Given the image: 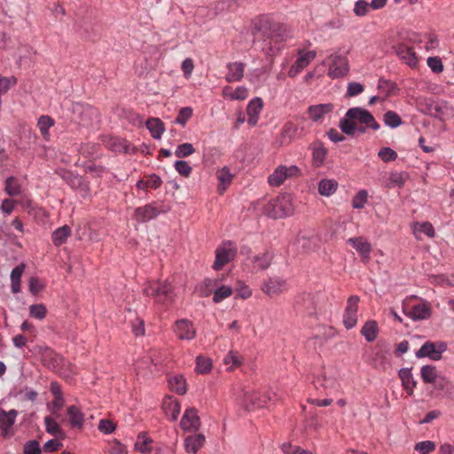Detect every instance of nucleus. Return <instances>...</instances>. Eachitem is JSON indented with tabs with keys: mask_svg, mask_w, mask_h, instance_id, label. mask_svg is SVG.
Instances as JSON below:
<instances>
[{
	"mask_svg": "<svg viewBox=\"0 0 454 454\" xmlns=\"http://www.w3.org/2000/svg\"><path fill=\"white\" fill-rule=\"evenodd\" d=\"M24 454H42V449L36 440H30L24 445Z\"/></svg>",
	"mask_w": 454,
	"mask_h": 454,
	"instance_id": "60",
	"label": "nucleus"
},
{
	"mask_svg": "<svg viewBox=\"0 0 454 454\" xmlns=\"http://www.w3.org/2000/svg\"><path fill=\"white\" fill-rule=\"evenodd\" d=\"M407 172H392L388 179V187H402L408 179Z\"/></svg>",
	"mask_w": 454,
	"mask_h": 454,
	"instance_id": "46",
	"label": "nucleus"
},
{
	"mask_svg": "<svg viewBox=\"0 0 454 454\" xmlns=\"http://www.w3.org/2000/svg\"><path fill=\"white\" fill-rule=\"evenodd\" d=\"M57 173L71 188L78 189L82 187L86 191L89 190L88 185L81 176L66 169H60Z\"/></svg>",
	"mask_w": 454,
	"mask_h": 454,
	"instance_id": "19",
	"label": "nucleus"
},
{
	"mask_svg": "<svg viewBox=\"0 0 454 454\" xmlns=\"http://www.w3.org/2000/svg\"><path fill=\"white\" fill-rule=\"evenodd\" d=\"M29 313L32 317L42 320L45 317L47 309L42 303L33 304L29 307Z\"/></svg>",
	"mask_w": 454,
	"mask_h": 454,
	"instance_id": "55",
	"label": "nucleus"
},
{
	"mask_svg": "<svg viewBox=\"0 0 454 454\" xmlns=\"http://www.w3.org/2000/svg\"><path fill=\"white\" fill-rule=\"evenodd\" d=\"M262 106L263 103L261 98H254L248 103L247 112L248 115L247 122L250 126L256 125Z\"/></svg>",
	"mask_w": 454,
	"mask_h": 454,
	"instance_id": "26",
	"label": "nucleus"
},
{
	"mask_svg": "<svg viewBox=\"0 0 454 454\" xmlns=\"http://www.w3.org/2000/svg\"><path fill=\"white\" fill-rule=\"evenodd\" d=\"M162 409L171 421H176L180 414L181 405L177 400L168 396L163 400Z\"/></svg>",
	"mask_w": 454,
	"mask_h": 454,
	"instance_id": "25",
	"label": "nucleus"
},
{
	"mask_svg": "<svg viewBox=\"0 0 454 454\" xmlns=\"http://www.w3.org/2000/svg\"><path fill=\"white\" fill-rule=\"evenodd\" d=\"M378 325L374 320L367 321L361 329V334L368 342H372L378 335Z\"/></svg>",
	"mask_w": 454,
	"mask_h": 454,
	"instance_id": "38",
	"label": "nucleus"
},
{
	"mask_svg": "<svg viewBox=\"0 0 454 454\" xmlns=\"http://www.w3.org/2000/svg\"><path fill=\"white\" fill-rule=\"evenodd\" d=\"M174 167L176 171L184 177H188L192 170V167L188 164V162L183 160H176L174 164Z\"/></svg>",
	"mask_w": 454,
	"mask_h": 454,
	"instance_id": "56",
	"label": "nucleus"
},
{
	"mask_svg": "<svg viewBox=\"0 0 454 454\" xmlns=\"http://www.w3.org/2000/svg\"><path fill=\"white\" fill-rule=\"evenodd\" d=\"M378 156L385 162L393 161L397 158V153L390 147H383L378 153Z\"/></svg>",
	"mask_w": 454,
	"mask_h": 454,
	"instance_id": "58",
	"label": "nucleus"
},
{
	"mask_svg": "<svg viewBox=\"0 0 454 454\" xmlns=\"http://www.w3.org/2000/svg\"><path fill=\"white\" fill-rule=\"evenodd\" d=\"M298 132V126L293 122H286L281 129L283 142L290 143Z\"/></svg>",
	"mask_w": 454,
	"mask_h": 454,
	"instance_id": "48",
	"label": "nucleus"
},
{
	"mask_svg": "<svg viewBox=\"0 0 454 454\" xmlns=\"http://www.w3.org/2000/svg\"><path fill=\"white\" fill-rule=\"evenodd\" d=\"M447 350V344L444 341L432 342L426 341L416 352L417 358L428 357L433 361H439L442 353Z\"/></svg>",
	"mask_w": 454,
	"mask_h": 454,
	"instance_id": "7",
	"label": "nucleus"
},
{
	"mask_svg": "<svg viewBox=\"0 0 454 454\" xmlns=\"http://www.w3.org/2000/svg\"><path fill=\"white\" fill-rule=\"evenodd\" d=\"M44 425L46 432L53 436H59L64 434L62 428L55 421V419L51 417L44 418Z\"/></svg>",
	"mask_w": 454,
	"mask_h": 454,
	"instance_id": "51",
	"label": "nucleus"
},
{
	"mask_svg": "<svg viewBox=\"0 0 454 454\" xmlns=\"http://www.w3.org/2000/svg\"><path fill=\"white\" fill-rule=\"evenodd\" d=\"M329 60L328 75L332 79L341 78L348 73L349 67L346 57L334 53L329 57Z\"/></svg>",
	"mask_w": 454,
	"mask_h": 454,
	"instance_id": "10",
	"label": "nucleus"
},
{
	"mask_svg": "<svg viewBox=\"0 0 454 454\" xmlns=\"http://www.w3.org/2000/svg\"><path fill=\"white\" fill-rule=\"evenodd\" d=\"M383 121L386 126L395 129L402 125V118L395 111L388 110L383 115Z\"/></svg>",
	"mask_w": 454,
	"mask_h": 454,
	"instance_id": "44",
	"label": "nucleus"
},
{
	"mask_svg": "<svg viewBox=\"0 0 454 454\" xmlns=\"http://www.w3.org/2000/svg\"><path fill=\"white\" fill-rule=\"evenodd\" d=\"M42 364L49 370L65 379H70L74 373L73 365L65 358L49 347H38Z\"/></svg>",
	"mask_w": 454,
	"mask_h": 454,
	"instance_id": "3",
	"label": "nucleus"
},
{
	"mask_svg": "<svg viewBox=\"0 0 454 454\" xmlns=\"http://www.w3.org/2000/svg\"><path fill=\"white\" fill-rule=\"evenodd\" d=\"M263 214L274 219L290 216L294 213V206L288 194L278 196L263 206Z\"/></svg>",
	"mask_w": 454,
	"mask_h": 454,
	"instance_id": "4",
	"label": "nucleus"
},
{
	"mask_svg": "<svg viewBox=\"0 0 454 454\" xmlns=\"http://www.w3.org/2000/svg\"><path fill=\"white\" fill-rule=\"evenodd\" d=\"M398 375L402 380V385L409 395L413 394L414 388L417 385V381L414 380L411 373V369L402 368L398 372Z\"/></svg>",
	"mask_w": 454,
	"mask_h": 454,
	"instance_id": "27",
	"label": "nucleus"
},
{
	"mask_svg": "<svg viewBox=\"0 0 454 454\" xmlns=\"http://www.w3.org/2000/svg\"><path fill=\"white\" fill-rule=\"evenodd\" d=\"M420 375L422 380L427 384H434L440 375L437 373L434 365H424L420 369Z\"/></svg>",
	"mask_w": 454,
	"mask_h": 454,
	"instance_id": "41",
	"label": "nucleus"
},
{
	"mask_svg": "<svg viewBox=\"0 0 454 454\" xmlns=\"http://www.w3.org/2000/svg\"><path fill=\"white\" fill-rule=\"evenodd\" d=\"M338 188L337 181L333 179H322L318 184V192L321 195L329 197L333 194Z\"/></svg>",
	"mask_w": 454,
	"mask_h": 454,
	"instance_id": "40",
	"label": "nucleus"
},
{
	"mask_svg": "<svg viewBox=\"0 0 454 454\" xmlns=\"http://www.w3.org/2000/svg\"><path fill=\"white\" fill-rule=\"evenodd\" d=\"M368 199V192L366 190H360L356 192L352 200V207L356 209L364 207Z\"/></svg>",
	"mask_w": 454,
	"mask_h": 454,
	"instance_id": "52",
	"label": "nucleus"
},
{
	"mask_svg": "<svg viewBox=\"0 0 454 454\" xmlns=\"http://www.w3.org/2000/svg\"><path fill=\"white\" fill-rule=\"evenodd\" d=\"M180 426L183 430L196 432L200 427V419L198 415V411L194 407H189L185 410Z\"/></svg>",
	"mask_w": 454,
	"mask_h": 454,
	"instance_id": "14",
	"label": "nucleus"
},
{
	"mask_svg": "<svg viewBox=\"0 0 454 454\" xmlns=\"http://www.w3.org/2000/svg\"><path fill=\"white\" fill-rule=\"evenodd\" d=\"M217 179L219 180L220 183V192H223L225 190L226 186L231 184L232 180V175L230 173L229 168L224 167L217 172Z\"/></svg>",
	"mask_w": 454,
	"mask_h": 454,
	"instance_id": "50",
	"label": "nucleus"
},
{
	"mask_svg": "<svg viewBox=\"0 0 454 454\" xmlns=\"http://www.w3.org/2000/svg\"><path fill=\"white\" fill-rule=\"evenodd\" d=\"M272 258V254L269 252H265L261 255L254 256L251 259L254 270H263L268 269L271 263Z\"/></svg>",
	"mask_w": 454,
	"mask_h": 454,
	"instance_id": "35",
	"label": "nucleus"
},
{
	"mask_svg": "<svg viewBox=\"0 0 454 454\" xmlns=\"http://www.w3.org/2000/svg\"><path fill=\"white\" fill-rule=\"evenodd\" d=\"M146 128L154 139H160L165 131L164 123L159 118H149L146 121Z\"/></svg>",
	"mask_w": 454,
	"mask_h": 454,
	"instance_id": "31",
	"label": "nucleus"
},
{
	"mask_svg": "<svg viewBox=\"0 0 454 454\" xmlns=\"http://www.w3.org/2000/svg\"><path fill=\"white\" fill-rule=\"evenodd\" d=\"M434 387L436 390L442 391L445 396H454V384L444 376H439Z\"/></svg>",
	"mask_w": 454,
	"mask_h": 454,
	"instance_id": "34",
	"label": "nucleus"
},
{
	"mask_svg": "<svg viewBox=\"0 0 454 454\" xmlns=\"http://www.w3.org/2000/svg\"><path fill=\"white\" fill-rule=\"evenodd\" d=\"M25 268V264L20 263L13 268L11 272V289L13 294H18L20 292V279Z\"/></svg>",
	"mask_w": 454,
	"mask_h": 454,
	"instance_id": "32",
	"label": "nucleus"
},
{
	"mask_svg": "<svg viewBox=\"0 0 454 454\" xmlns=\"http://www.w3.org/2000/svg\"><path fill=\"white\" fill-rule=\"evenodd\" d=\"M395 53L408 66L413 67L417 65L418 59L413 48L400 43L395 47Z\"/></svg>",
	"mask_w": 454,
	"mask_h": 454,
	"instance_id": "21",
	"label": "nucleus"
},
{
	"mask_svg": "<svg viewBox=\"0 0 454 454\" xmlns=\"http://www.w3.org/2000/svg\"><path fill=\"white\" fill-rule=\"evenodd\" d=\"M286 180V173L284 171V165L276 168L272 174L268 176V183L270 186L278 187Z\"/></svg>",
	"mask_w": 454,
	"mask_h": 454,
	"instance_id": "39",
	"label": "nucleus"
},
{
	"mask_svg": "<svg viewBox=\"0 0 454 454\" xmlns=\"http://www.w3.org/2000/svg\"><path fill=\"white\" fill-rule=\"evenodd\" d=\"M173 331L176 337L182 340H192L196 336V329L192 322L184 318L176 321Z\"/></svg>",
	"mask_w": 454,
	"mask_h": 454,
	"instance_id": "13",
	"label": "nucleus"
},
{
	"mask_svg": "<svg viewBox=\"0 0 454 454\" xmlns=\"http://www.w3.org/2000/svg\"><path fill=\"white\" fill-rule=\"evenodd\" d=\"M348 243L356 249L364 262L371 260L372 245L364 237L349 238Z\"/></svg>",
	"mask_w": 454,
	"mask_h": 454,
	"instance_id": "15",
	"label": "nucleus"
},
{
	"mask_svg": "<svg viewBox=\"0 0 454 454\" xmlns=\"http://www.w3.org/2000/svg\"><path fill=\"white\" fill-rule=\"evenodd\" d=\"M378 89L386 97H388L395 94V92L397 90V86L390 80L380 78L378 82Z\"/></svg>",
	"mask_w": 454,
	"mask_h": 454,
	"instance_id": "47",
	"label": "nucleus"
},
{
	"mask_svg": "<svg viewBox=\"0 0 454 454\" xmlns=\"http://www.w3.org/2000/svg\"><path fill=\"white\" fill-rule=\"evenodd\" d=\"M246 65L243 62L236 61L227 64L228 73L225 79L228 82H239L244 76Z\"/></svg>",
	"mask_w": 454,
	"mask_h": 454,
	"instance_id": "22",
	"label": "nucleus"
},
{
	"mask_svg": "<svg viewBox=\"0 0 454 454\" xmlns=\"http://www.w3.org/2000/svg\"><path fill=\"white\" fill-rule=\"evenodd\" d=\"M252 33L254 41L262 40V51L267 56H273L280 50L279 43L290 36L287 28L275 22L270 17L262 15L253 22Z\"/></svg>",
	"mask_w": 454,
	"mask_h": 454,
	"instance_id": "1",
	"label": "nucleus"
},
{
	"mask_svg": "<svg viewBox=\"0 0 454 454\" xmlns=\"http://www.w3.org/2000/svg\"><path fill=\"white\" fill-rule=\"evenodd\" d=\"M145 294L153 297L156 303L165 307L171 304L175 297L171 284L166 280L150 284L145 288Z\"/></svg>",
	"mask_w": 454,
	"mask_h": 454,
	"instance_id": "5",
	"label": "nucleus"
},
{
	"mask_svg": "<svg viewBox=\"0 0 454 454\" xmlns=\"http://www.w3.org/2000/svg\"><path fill=\"white\" fill-rule=\"evenodd\" d=\"M317 56L315 51L298 52V58L288 70L289 77L297 76Z\"/></svg>",
	"mask_w": 454,
	"mask_h": 454,
	"instance_id": "12",
	"label": "nucleus"
},
{
	"mask_svg": "<svg viewBox=\"0 0 454 454\" xmlns=\"http://www.w3.org/2000/svg\"><path fill=\"white\" fill-rule=\"evenodd\" d=\"M364 90L363 84L356 82H351L348 84L347 88V96L348 97H355L361 94Z\"/></svg>",
	"mask_w": 454,
	"mask_h": 454,
	"instance_id": "62",
	"label": "nucleus"
},
{
	"mask_svg": "<svg viewBox=\"0 0 454 454\" xmlns=\"http://www.w3.org/2000/svg\"><path fill=\"white\" fill-rule=\"evenodd\" d=\"M195 152L193 145L191 143H184L177 145L175 155L177 158L183 159L192 155Z\"/></svg>",
	"mask_w": 454,
	"mask_h": 454,
	"instance_id": "53",
	"label": "nucleus"
},
{
	"mask_svg": "<svg viewBox=\"0 0 454 454\" xmlns=\"http://www.w3.org/2000/svg\"><path fill=\"white\" fill-rule=\"evenodd\" d=\"M4 192L11 197L21 193V186L16 177L10 176L4 181Z\"/></svg>",
	"mask_w": 454,
	"mask_h": 454,
	"instance_id": "42",
	"label": "nucleus"
},
{
	"mask_svg": "<svg viewBox=\"0 0 454 454\" xmlns=\"http://www.w3.org/2000/svg\"><path fill=\"white\" fill-rule=\"evenodd\" d=\"M270 397H266L258 392H247L243 398V406L247 411H252L263 407Z\"/></svg>",
	"mask_w": 454,
	"mask_h": 454,
	"instance_id": "17",
	"label": "nucleus"
},
{
	"mask_svg": "<svg viewBox=\"0 0 454 454\" xmlns=\"http://www.w3.org/2000/svg\"><path fill=\"white\" fill-rule=\"evenodd\" d=\"M106 147L115 153H125L132 154L136 152L135 147L127 140L121 137H110L106 142Z\"/></svg>",
	"mask_w": 454,
	"mask_h": 454,
	"instance_id": "18",
	"label": "nucleus"
},
{
	"mask_svg": "<svg viewBox=\"0 0 454 454\" xmlns=\"http://www.w3.org/2000/svg\"><path fill=\"white\" fill-rule=\"evenodd\" d=\"M316 387H323L326 394H331L333 390L337 388V381L333 378H327L323 375L315 381Z\"/></svg>",
	"mask_w": 454,
	"mask_h": 454,
	"instance_id": "43",
	"label": "nucleus"
},
{
	"mask_svg": "<svg viewBox=\"0 0 454 454\" xmlns=\"http://www.w3.org/2000/svg\"><path fill=\"white\" fill-rule=\"evenodd\" d=\"M435 449V444L432 441H423L416 443L414 450L422 453L428 454Z\"/></svg>",
	"mask_w": 454,
	"mask_h": 454,
	"instance_id": "59",
	"label": "nucleus"
},
{
	"mask_svg": "<svg viewBox=\"0 0 454 454\" xmlns=\"http://www.w3.org/2000/svg\"><path fill=\"white\" fill-rule=\"evenodd\" d=\"M237 248L231 241L223 243L215 251V261L213 268L215 270H221L225 264L234 260Z\"/></svg>",
	"mask_w": 454,
	"mask_h": 454,
	"instance_id": "8",
	"label": "nucleus"
},
{
	"mask_svg": "<svg viewBox=\"0 0 454 454\" xmlns=\"http://www.w3.org/2000/svg\"><path fill=\"white\" fill-rule=\"evenodd\" d=\"M205 436L201 434L188 436L184 440V447L187 452L196 453L204 444Z\"/></svg>",
	"mask_w": 454,
	"mask_h": 454,
	"instance_id": "33",
	"label": "nucleus"
},
{
	"mask_svg": "<svg viewBox=\"0 0 454 454\" xmlns=\"http://www.w3.org/2000/svg\"><path fill=\"white\" fill-rule=\"evenodd\" d=\"M333 109V105L331 103L313 105L309 107L308 114L311 121L318 122L325 114L331 113Z\"/></svg>",
	"mask_w": 454,
	"mask_h": 454,
	"instance_id": "23",
	"label": "nucleus"
},
{
	"mask_svg": "<svg viewBox=\"0 0 454 454\" xmlns=\"http://www.w3.org/2000/svg\"><path fill=\"white\" fill-rule=\"evenodd\" d=\"M427 61V66L434 73L439 74L443 70V65L440 58L429 57Z\"/></svg>",
	"mask_w": 454,
	"mask_h": 454,
	"instance_id": "63",
	"label": "nucleus"
},
{
	"mask_svg": "<svg viewBox=\"0 0 454 454\" xmlns=\"http://www.w3.org/2000/svg\"><path fill=\"white\" fill-rule=\"evenodd\" d=\"M168 386L171 391L178 395H184L186 393V381L183 375H174L168 379Z\"/></svg>",
	"mask_w": 454,
	"mask_h": 454,
	"instance_id": "37",
	"label": "nucleus"
},
{
	"mask_svg": "<svg viewBox=\"0 0 454 454\" xmlns=\"http://www.w3.org/2000/svg\"><path fill=\"white\" fill-rule=\"evenodd\" d=\"M169 211V207L161 206L157 207L154 203H149L143 207H138L135 209L134 217L140 223H147L159 215L164 214Z\"/></svg>",
	"mask_w": 454,
	"mask_h": 454,
	"instance_id": "9",
	"label": "nucleus"
},
{
	"mask_svg": "<svg viewBox=\"0 0 454 454\" xmlns=\"http://www.w3.org/2000/svg\"><path fill=\"white\" fill-rule=\"evenodd\" d=\"M71 228L68 225H63L61 227L57 228L51 233V240L55 247H60L65 244L67 239L71 235Z\"/></svg>",
	"mask_w": 454,
	"mask_h": 454,
	"instance_id": "29",
	"label": "nucleus"
},
{
	"mask_svg": "<svg viewBox=\"0 0 454 454\" xmlns=\"http://www.w3.org/2000/svg\"><path fill=\"white\" fill-rule=\"evenodd\" d=\"M70 424L73 427L82 428L84 423V414L75 405H71L67 410Z\"/></svg>",
	"mask_w": 454,
	"mask_h": 454,
	"instance_id": "30",
	"label": "nucleus"
},
{
	"mask_svg": "<svg viewBox=\"0 0 454 454\" xmlns=\"http://www.w3.org/2000/svg\"><path fill=\"white\" fill-rule=\"evenodd\" d=\"M309 149L312 151L313 166L316 168L322 167L328 153L327 149L324 146L321 141H315L309 145Z\"/></svg>",
	"mask_w": 454,
	"mask_h": 454,
	"instance_id": "20",
	"label": "nucleus"
},
{
	"mask_svg": "<svg viewBox=\"0 0 454 454\" xmlns=\"http://www.w3.org/2000/svg\"><path fill=\"white\" fill-rule=\"evenodd\" d=\"M262 289L270 297L278 296L286 289V281L279 277L269 278L263 283Z\"/></svg>",
	"mask_w": 454,
	"mask_h": 454,
	"instance_id": "16",
	"label": "nucleus"
},
{
	"mask_svg": "<svg viewBox=\"0 0 454 454\" xmlns=\"http://www.w3.org/2000/svg\"><path fill=\"white\" fill-rule=\"evenodd\" d=\"M162 363L160 352L155 349L149 350L142 356L136 363L135 367L138 373L145 376L153 372V368H157Z\"/></svg>",
	"mask_w": 454,
	"mask_h": 454,
	"instance_id": "6",
	"label": "nucleus"
},
{
	"mask_svg": "<svg viewBox=\"0 0 454 454\" xmlns=\"http://www.w3.org/2000/svg\"><path fill=\"white\" fill-rule=\"evenodd\" d=\"M152 439L146 436L145 433H140L135 443V449L141 453L150 452V444L152 443Z\"/></svg>",
	"mask_w": 454,
	"mask_h": 454,
	"instance_id": "45",
	"label": "nucleus"
},
{
	"mask_svg": "<svg viewBox=\"0 0 454 454\" xmlns=\"http://www.w3.org/2000/svg\"><path fill=\"white\" fill-rule=\"evenodd\" d=\"M18 411L14 409L10 410L9 411L0 410V428L4 434H6L11 429L12 425L15 423Z\"/></svg>",
	"mask_w": 454,
	"mask_h": 454,
	"instance_id": "28",
	"label": "nucleus"
},
{
	"mask_svg": "<svg viewBox=\"0 0 454 454\" xmlns=\"http://www.w3.org/2000/svg\"><path fill=\"white\" fill-rule=\"evenodd\" d=\"M232 294V288L228 286H221L214 291L213 301L219 303Z\"/></svg>",
	"mask_w": 454,
	"mask_h": 454,
	"instance_id": "49",
	"label": "nucleus"
},
{
	"mask_svg": "<svg viewBox=\"0 0 454 454\" xmlns=\"http://www.w3.org/2000/svg\"><path fill=\"white\" fill-rule=\"evenodd\" d=\"M356 123L366 125V128L373 130L380 128L370 111L359 106L349 108L346 112L344 117L340 120L339 128L342 133L354 136L356 131Z\"/></svg>",
	"mask_w": 454,
	"mask_h": 454,
	"instance_id": "2",
	"label": "nucleus"
},
{
	"mask_svg": "<svg viewBox=\"0 0 454 454\" xmlns=\"http://www.w3.org/2000/svg\"><path fill=\"white\" fill-rule=\"evenodd\" d=\"M281 449L286 454H312L308 450H301L300 447H294L288 442L283 443Z\"/></svg>",
	"mask_w": 454,
	"mask_h": 454,
	"instance_id": "64",
	"label": "nucleus"
},
{
	"mask_svg": "<svg viewBox=\"0 0 454 454\" xmlns=\"http://www.w3.org/2000/svg\"><path fill=\"white\" fill-rule=\"evenodd\" d=\"M192 107H190V106L182 107L179 110L178 114L174 121V123L184 126L187 123L188 120L192 117Z\"/></svg>",
	"mask_w": 454,
	"mask_h": 454,
	"instance_id": "54",
	"label": "nucleus"
},
{
	"mask_svg": "<svg viewBox=\"0 0 454 454\" xmlns=\"http://www.w3.org/2000/svg\"><path fill=\"white\" fill-rule=\"evenodd\" d=\"M212 364L210 359L203 356H198L196 359V371L199 373H207L211 370Z\"/></svg>",
	"mask_w": 454,
	"mask_h": 454,
	"instance_id": "57",
	"label": "nucleus"
},
{
	"mask_svg": "<svg viewBox=\"0 0 454 454\" xmlns=\"http://www.w3.org/2000/svg\"><path fill=\"white\" fill-rule=\"evenodd\" d=\"M370 8V4L365 0H357L355 4L354 12L356 16H364Z\"/></svg>",
	"mask_w": 454,
	"mask_h": 454,
	"instance_id": "61",
	"label": "nucleus"
},
{
	"mask_svg": "<svg viewBox=\"0 0 454 454\" xmlns=\"http://www.w3.org/2000/svg\"><path fill=\"white\" fill-rule=\"evenodd\" d=\"M414 321L424 320L431 316L430 307L427 303H419L411 308L410 310L404 311Z\"/></svg>",
	"mask_w": 454,
	"mask_h": 454,
	"instance_id": "24",
	"label": "nucleus"
},
{
	"mask_svg": "<svg viewBox=\"0 0 454 454\" xmlns=\"http://www.w3.org/2000/svg\"><path fill=\"white\" fill-rule=\"evenodd\" d=\"M360 298L351 295L347 301V306L343 315V324L347 329H352L357 323V309Z\"/></svg>",
	"mask_w": 454,
	"mask_h": 454,
	"instance_id": "11",
	"label": "nucleus"
},
{
	"mask_svg": "<svg viewBox=\"0 0 454 454\" xmlns=\"http://www.w3.org/2000/svg\"><path fill=\"white\" fill-rule=\"evenodd\" d=\"M55 124V121L49 115H41L37 121V127L45 140L50 139V129Z\"/></svg>",
	"mask_w": 454,
	"mask_h": 454,
	"instance_id": "36",
	"label": "nucleus"
}]
</instances>
